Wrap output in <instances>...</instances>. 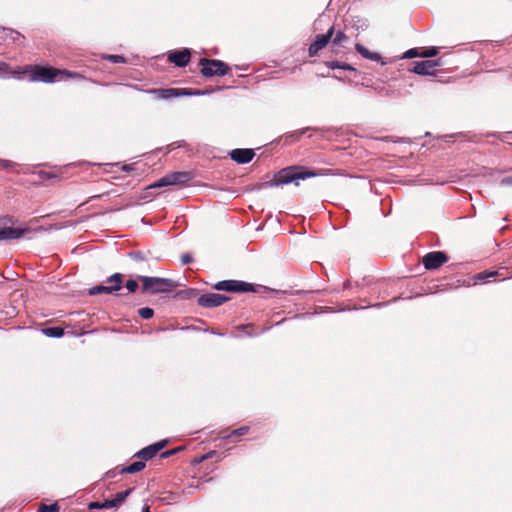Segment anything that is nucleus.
<instances>
[{
  "label": "nucleus",
  "mask_w": 512,
  "mask_h": 512,
  "mask_svg": "<svg viewBox=\"0 0 512 512\" xmlns=\"http://www.w3.org/2000/svg\"><path fill=\"white\" fill-rule=\"evenodd\" d=\"M356 51L364 58L373 60V61H379L381 59L380 54L376 52L369 51L365 46L362 44L357 43L355 45Z\"/></svg>",
  "instance_id": "obj_18"
},
{
  "label": "nucleus",
  "mask_w": 512,
  "mask_h": 512,
  "mask_svg": "<svg viewBox=\"0 0 512 512\" xmlns=\"http://www.w3.org/2000/svg\"><path fill=\"white\" fill-rule=\"evenodd\" d=\"M3 33L5 34V38H9L13 43L21 44L22 39H24L23 35L13 29L3 28Z\"/></svg>",
  "instance_id": "obj_19"
},
{
  "label": "nucleus",
  "mask_w": 512,
  "mask_h": 512,
  "mask_svg": "<svg viewBox=\"0 0 512 512\" xmlns=\"http://www.w3.org/2000/svg\"><path fill=\"white\" fill-rule=\"evenodd\" d=\"M142 282V292L149 294L167 293L179 286L173 279L161 277L139 276Z\"/></svg>",
  "instance_id": "obj_3"
},
{
  "label": "nucleus",
  "mask_w": 512,
  "mask_h": 512,
  "mask_svg": "<svg viewBox=\"0 0 512 512\" xmlns=\"http://www.w3.org/2000/svg\"><path fill=\"white\" fill-rule=\"evenodd\" d=\"M439 65L437 60H422L413 63L410 71L419 75H432L435 68Z\"/></svg>",
  "instance_id": "obj_13"
},
{
  "label": "nucleus",
  "mask_w": 512,
  "mask_h": 512,
  "mask_svg": "<svg viewBox=\"0 0 512 512\" xmlns=\"http://www.w3.org/2000/svg\"><path fill=\"white\" fill-rule=\"evenodd\" d=\"M326 66L331 68V69H337V68H340V69H344V70H350V71H353L355 70L350 64L348 63H340L338 61H327L326 63Z\"/></svg>",
  "instance_id": "obj_23"
},
{
  "label": "nucleus",
  "mask_w": 512,
  "mask_h": 512,
  "mask_svg": "<svg viewBox=\"0 0 512 512\" xmlns=\"http://www.w3.org/2000/svg\"><path fill=\"white\" fill-rule=\"evenodd\" d=\"M108 59L112 61L113 63H123L125 62V59L121 55H110L108 56Z\"/></svg>",
  "instance_id": "obj_34"
},
{
  "label": "nucleus",
  "mask_w": 512,
  "mask_h": 512,
  "mask_svg": "<svg viewBox=\"0 0 512 512\" xmlns=\"http://www.w3.org/2000/svg\"><path fill=\"white\" fill-rule=\"evenodd\" d=\"M192 173L188 171L171 172L156 181L151 188H159L171 185H183L192 179Z\"/></svg>",
  "instance_id": "obj_5"
},
{
  "label": "nucleus",
  "mask_w": 512,
  "mask_h": 512,
  "mask_svg": "<svg viewBox=\"0 0 512 512\" xmlns=\"http://www.w3.org/2000/svg\"><path fill=\"white\" fill-rule=\"evenodd\" d=\"M122 282H123L122 274L115 273L107 279V283H110L111 285H109V286H105V285L94 286L89 290V294L90 295H98L101 293L109 294L114 291H118L122 287Z\"/></svg>",
  "instance_id": "obj_8"
},
{
  "label": "nucleus",
  "mask_w": 512,
  "mask_h": 512,
  "mask_svg": "<svg viewBox=\"0 0 512 512\" xmlns=\"http://www.w3.org/2000/svg\"><path fill=\"white\" fill-rule=\"evenodd\" d=\"M510 278V272L507 268H499L493 271H482V281L491 282V281H503Z\"/></svg>",
  "instance_id": "obj_17"
},
{
  "label": "nucleus",
  "mask_w": 512,
  "mask_h": 512,
  "mask_svg": "<svg viewBox=\"0 0 512 512\" xmlns=\"http://www.w3.org/2000/svg\"><path fill=\"white\" fill-rule=\"evenodd\" d=\"M138 315L143 319H150L153 317L154 311L149 307H143L138 309Z\"/></svg>",
  "instance_id": "obj_26"
},
{
  "label": "nucleus",
  "mask_w": 512,
  "mask_h": 512,
  "mask_svg": "<svg viewBox=\"0 0 512 512\" xmlns=\"http://www.w3.org/2000/svg\"><path fill=\"white\" fill-rule=\"evenodd\" d=\"M145 468V462L143 461H135L132 464L122 468L121 473H136Z\"/></svg>",
  "instance_id": "obj_20"
},
{
  "label": "nucleus",
  "mask_w": 512,
  "mask_h": 512,
  "mask_svg": "<svg viewBox=\"0 0 512 512\" xmlns=\"http://www.w3.org/2000/svg\"><path fill=\"white\" fill-rule=\"evenodd\" d=\"M21 73L29 74V78L33 82L53 83L57 77L75 78L80 77L79 74L67 70H60L51 66L43 65H26Z\"/></svg>",
  "instance_id": "obj_2"
},
{
  "label": "nucleus",
  "mask_w": 512,
  "mask_h": 512,
  "mask_svg": "<svg viewBox=\"0 0 512 512\" xmlns=\"http://www.w3.org/2000/svg\"><path fill=\"white\" fill-rule=\"evenodd\" d=\"M303 133H304V130L297 131L294 134H292L291 137H296V139L298 140Z\"/></svg>",
  "instance_id": "obj_44"
},
{
  "label": "nucleus",
  "mask_w": 512,
  "mask_h": 512,
  "mask_svg": "<svg viewBox=\"0 0 512 512\" xmlns=\"http://www.w3.org/2000/svg\"><path fill=\"white\" fill-rule=\"evenodd\" d=\"M42 333L47 337L60 338L64 335V329L61 327H47L42 329Z\"/></svg>",
  "instance_id": "obj_21"
},
{
  "label": "nucleus",
  "mask_w": 512,
  "mask_h": 512,
  "mask_svg": "<svg viewBox=\"0 0 512 512\" xmlns=\"http://www.w3.org/2000/svg\"><path fill=\"white\" fill-rule=\"evenodd\" d=\"M214 289L219 291L226 292H234V293H243L255 291L252 284L240 281V280H223L217 282L214 286Z\"/></svg>",
  "instance_id": "obj_7"
},
{
  "label": "nucleus",
  "mask_w": 512,
  "mask_h": 512,
  "mask_svg": "<svg viewBox=\"0 0 512 512\" xmlns=\"http://www.w3.org/2000/svg\"><path fill=\"white\" fill-rule=\"evenodd\" d=\"M131 258L134 260V261H143L145 258H144V255L141 253V252H133L130 254Z\"/></svg>",
  "instance_id": "obj_36"
},
{
  "label": "nucleus",
  "mask_w": 512,
  "mask_h": 512,
  "mask_svg": "<svg viewBox=\"0 0 512 512\" xmlns=\"http://www.w3.org/2000/svg\"><path fill=\"white\" fill-rule=\"evenodd\" d=\"M130 492H131V489H128L126 491H122V492H119L116 494L113 501H115V504L117 505V507H119L125 501V499L128 497Z\"/></svg>",
  "instance_id": "obj_24"
},
{
  "label": "nucleus",
  "mask_w": 512,
  "mask_h": 512,
  "mask_svg": "<svg viewBox=\"0 0 512 512\" xmlns=\"http://www.w3.org/2000/svg\"><path fill=\"white\" fill-rule=\"evenodd\" d=\"M497 2L498 0H485L486 6L489 9H493L496 6Z\"/></svg>",
  "instance_id": "obj_40"
},
{
  "label": "nucleus",
  "mask_w": 512,
  "mask_h": 512,
  "mask_svg": "<svg viewBox=\"0 0 512 512\" xmlns=\"http://www.w3.org/2000/svg\"><path fill=\"white\" fill-rule=\"evenodd\" d=\"M334 175L331 169H310L305 166L294 165L281 169L275 174L272 185L279 186L297 180L311 177Z\"/></svg>",
  "instance_id": "obj_1"
},
{
  "label": "nucleus",
  "mask_w": 512,
  "mask_h": 512,
  "mask_svg": "<svg viewBox=\"0 0 512 512\" xmlns=\"http://www.w3.org/2000/svg\"><path fill=\"white\" fill-rule=\"evenodd\" d=\"M228 300H229V298L224 295L216 294V293H208V294H203L200 297H198L197 304L204 308H213V307H218V306L224 304Z\"/></svg>",
  "instance_id": "obj_11"
},
{
  "label": "nucleus",
  "mask_w": 512,
  "mask_h": 512,
  "mask_svg": "<svg viewBox=\"0 0 512 512\" xmlns=\"http://www.w3.org/2000/svg\"><path fill=\"white\" fill-rule=\"evenodd\" d=\"M421 57V54L418 50V48H412L405 52L404 58H414V57Z\"/></svg>",
  "instance_id": "obj_29"
},
{
  "label": "nucleus",
  "mask_w": 512,
  "mask_h": 512,
  "mask_svg": "<svg viewBox=\"0 0 512 512\" xmlns=\"http://www.w3.org/2000/svg\"><path fill=\"white\" fill-rule=\"evenodd\" d=\"M59 510L60 507L57 503H53L50 505L42 504L39 507L38 512H59Z\"/></svg>",
  "instance_id": "obj_25"
},
{
  "label": "nucleus",
  "mask_w": 512,
  "mask_h": 512,
  "mask_svg": "<svg viewBox=\"0 0 512 512\" xmlns=\"http://www.w3.org/2000/svg\"><path fill=\"white\" fill-rule=\"evenodd\" d=\"M130 168L128 166H123V170H129Z\"/></svg>",
  "instance_id": "obj_45"
},
{
  "label": "nucleus",
  "mask_w": 512,
  "mask_h": 512,
  "mask_svg": "<svg viewBox=\"0 0 512 512\" xmlns=\"http://www.w3.org/2000/svg\"><path fill=\"white\" fill-rule=\"evenodd\" d=\"M179 295H182V294H185L186 297H191V296H194L196 294V290L194 289H188L186 291H181L178 293Z\"/></svg>",
  "instance_id": "obj_39"
},
{
  "label": "nucleus",
  "mask_w": 512,
  "mask_h": 512,
  "mask_svg": "<svg viewBox=\"0 0 512 512\" xmlns=\"http://www.w3.org/2000/svg\"><path fill=\"white\" fill-rule=\"evenodd\" d=\"M89 508L90 509H102L101 508V503H99V502H91L89 504Z\"/></svg>",
  "instance_id": "obj_42"
},
{
  "label": "nucleus",
  "mask_w": 512,
  "mask_h": 512,
  "mask_svg": "<svg viewBox=\"0 0 512 512\" xmlns=\"http://www.w3.org/2000/svg\"><path fill=\"white\" fill-rule=\"evenodd\" d=\"M448 261V256L443 251H432L425 254L422 263L427 270H436Z\"/></svg>",
  "instance_id": "obj_9"
},
{
  "label": "nucleus",
  "mask_w": 512,
  "mask_h": 512,
  "mask_svg": "<svg viewBox=\"0 0 512 512\" xmlns=\"http://www.w3.org/2000/svg\"><path fill=\"white\" fill-rule=\"evenodd\" d=\"M231 159L239 164H246L249 163L255 156V152L253 149L248 148H237L233 149L229 153Z\"/></svg>",
  "instance_id": "obj_16"
},
{
  "label": "nucleus",
  "mask_w": 512,
  "mask_h": 512,
  "mask_svg": "<svg viewBox=\"0 0 512 512\" xmlns=\"http://www.w3.org/2000/svg\"><path fill=\"white\" fill-rule=\"evenodd\" d=\"M30 231L29 228H12L5 226L2 220H0V241L18 239Z\"/></svg>",
  "instance_id": "obj_14"
},
{
  "label": "nucleus",
  "mask_w": 512,
  "mask_h": 512,
  "mask_svg": "<svg viewBox=\"0 0 512 512\" xmlns=\"http://www.w3.org/2000/svg\"><path fill=\"white\" fill-rule=\"evenodd\" d=\"M101 508H103V509L117 508V505L115 504V501H113V499L105 500L104 502L101 503Z\"/></svg>",
  "instance_id": "obj_32"
},
{
  "label": "nucleus",
  "mask_w": 512,
  "mask_h": 512,
  "mask_svg": "<svg viewBox=\"0 0 512 512\" xmlns=\"http://www.w3.org/2000/svg\"><path fill=\"white\" fill-rule=\"evenodd\" d=\"M126 288L130 293H133L138 288V283L136 280L130 279L126 282Z\"/></svg>",
  "instance_id": "obj_30"
},
{
  "label": "nucleus",
  "mask_w": 512,
  "mask_h": 512,
  "mask_svg": "<svg viewBox=\"0 0 512 512\" xmlns=\"http://www.w3.org/2000/svg\"><path fill=\"white\" fill-rule=\"evenodd\" d=\"M169 443V441L167 439H164V440H161L159 442H156L154 444H151L145 448H143L142 450H140L136 456L138 458H141L143 460H149V459H152L154 456H156V454L161 451L164 447L167 446V444Z\"/></svg>",
  "instance_id": "obj_15"
},
{
  "label": "nucleus",
  "mask_w": 512,
  "mask_h": 512,
  "mask_svg": "<svg viewBox=\"0 0 512 512\" xmlns=\"http://www.w3.org/2000/svg\"><path fill=\"white\" fill-rule=\"evenodd\" d=\"M190 58L191 52L188 48L171 51L167 56L168 61L175 64L177 67H185L188 65Z\"/></svg>",
  "instance_id": "obj_12"
},
{
  "label": "nucleus",
  "mask_w": 512,
  "mask_h": 512,
  "mask_svg": "<svg viewBox=\"0 0 512 512\" xmlns=\"http://www.w3.org/2000/svg\"><path fill=\"white\" fill-rule=\"evenodd\" d=\"M501 183L504 184V185H512V175L508 176V177H504L501 180Z\"/></svg>",
  "instance_id": "obj_41"
},
{
  "label": "nucleus",
  "mask_w": 512,
  "mask_h": 512,
  "mask_svg": "<svg viewBox=\"0 0 512 512\" xmlns=\"http://www.w3.org/2000/svg\"><path fill=\"white\" fill-rule=\"evenodd\" d=\"M147 93L152 94L155 99L166 100L179 96L187 95H200V91H192L186 88H154L147 90Z\"/></svg>",
  "instance_id": "obj_6"
},
{
  "label": "nucleus",
  "mask_w": 512,
  "mask_h": 512,
  "mask_svg": "<svg viewBox=\"0 0 512 512\" xmlns=\"http://www.w3.org/2000/svg\"><path fill=\"white\" fill-rule=\"evenodd\" d=\"M347 39L348 37L344 32L338 31L334 32L331 42L333 46H341Z\"/></svg>",
  "instance_id": "obj_22"
},
{
  "label": "nucleus",
  "mask_w": 512,
  "mask_h": 512,
  "mask_svg": "<svg viewBox=\"0 0 512 512\" xmlns=\"http://www.w3.org/2000/svg\"><path fill=\"white\" fill-rule=\"evenodd\" d=\"M15 167H16V163H14L10 160L0 159V168L1 169L10 170Z\"/></svg>",
  "instance_id": "obj_28"
},
{
  "label": "nucleus",
  "mask_w": 512,
  "mask_h": 512,
  "mask_svg": "<svg viewBox=\"0 0 512 512\" xmlns=\"http://www.w3.org/2000/svg\"><path fill=\"white\" fill-rule=\"evenodd\" d=\"M247 431H248V427L244 426V427H241L239 429L233 430L232 433L229 436L230 437H232V436H241V435L246 434Z\"/></svg>",
  "instance_id": "obj_31"
},
{
  "label": "nucleus",
  "mask_w": 512,
  "mask_h": 512,
  "mask_svg": "<svg viewBox=\"0 0 512 512\" xmlns=\"http://www.w3.org/2000/svg\"><path fill=\"white\" fill-rule=\"evenodd\" d=\"M179 450H181V448L171 449V450H168V451L162 452V453L160 454V457H161V458H167V457H169V456H172V455L176 454Z\"/></svg>",
  "instance_id": "obj_35"
},
{
  "label": "nucleus",
  "mask_w": 512,
  "mask_h": 512,
  "mask_svg": "<svg viewBox=\"0 0 512 512\" xmlns=\"http://www.w3.org/2000/svg\"><path fill=\"white\" fill-rule=\"evenodd\" d=\"M421 57L428 58V57H434L438 54V48L437 47H430L425 48L421 52Z\"/></svg>",
  "instance_id": "obj_27"
},
{
  "label": "nucleus",
  "mask_w": 512,
  "mask_h": 512,
  "mask_svg": "<svg viewBox=\"0 0 512 512\" xmlns=\"http://www.w3.org/2000/svg\"><path fill=\"white\" fill-rule=\"evenodd\" d=\"M40 176L42 179H52V178H57L58 175L55 174V173H50V172H41L40 173Z\"/></svg>",
  "instance_id": "obj_37"
},
{
  "label": "nucleus",
  "mask_w": 512,
  "mask_h": 512,
  "mask_svg": "<svg viewBox=\"0 0 512 512\" xmlns=\"http://www.w3.org/2000/svg\"><path fill=\"white\" fill-rule=\"evenodd\" d=\"M10 73V67L6 62H0V76Z\"/></svg>",
  "instance_id": "obj_33"
},
{
  "label": "nucleus",
  "mask_w": 512,
  "mask_h": 512,
  "mask_svg": "<svg viewBox=\"0 0 512 512\" xmlns=\"http://www.w3.org/2000/svg\"><path fill=\"white\" fill-rule=\"evenodd\" d=\"M199 65L202 67L201 74L204 77L224 76L230 71L229 66L218 59L201 58Z\"/></svg>",
  "instance_id": "obj_4"
},
{
  "label": "nucleus",
  "mask_w": 512,
  "mask_h": 512,
  "mask_svg": "<svg viewBox=\"0 0 512 512\" xmlns=\"http://www.w3.org/2000/svg\"><path fill=\"white\" fill-rule=\"evenodd\" d=\"M509 136H510V133H509V132H506V133H504V134H502V135H501V138H500V139H501V141L506 142V141H508Z\"/></svg>",
  "instance_id": "obj_43"
},
{
  "label": "nucleus",
  "mask_w": 512,
  "mask_h": 512,
  "mask_svg": "<svg viewBox=\"0 0 512 512\" xmlns=\"http://www.w3.org/2000/svg\"><path fill=\"white\" fill-rule=\"evenodd\" d=\"M192 261V257L189 254H184L181 256V262L182 264H189Z\"/></svg>",
  "instance_id": "obj_38"
},
{
  "label": "nucleus",
  "mask_w": 512,
  "mask_h": 512,
  "mask_svg": "<svg viewBox=\"0 0 512 512\" xmlns=\"http://www.w3.org/2000/svg\"><path fill=\"white\" fill-rule=\"evenodd\" d=\"M333 35L334 26H331L325 34L316 35L315 40L309 46V56H316L319 53V51L324 49L331 42Z\"/></svg>",
  "instance_id": "obj_10"
}]
</instances>
